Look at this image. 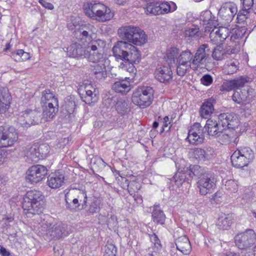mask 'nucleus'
Instances as JSON below:
<instances>
[{"label": "nucleus", "instance_id": "1", "mask_svg": "<svg viewBox=\"0 0 256 256\" xmlns=\"http://www.w3.org/2000/svg\"><path fill=\"white\" fill-rule=\"evenodd\" d=\"M117 61H127L138 64L141 60L140 52L133 45L124 41H118L112 50Z\"/></svg>", "mask_w": 256, "mask_h": 256}, {"label": "nucleus", "instance_id": "2", "mask_svg": "<svg viewBox=\"0 0 256 256\" xmlns=\"http://www.w3.org/2000/svg\"><path fill=\"white\" fill-rule=\"evenodd\" d=\"M42 192L36 190L28 191L24 197L22 208L26 214H36L44 210Z\"/></svg>", "mask_w": 256, "mask_h": 256}, {"label": "nucleus", "instance_id": "3", "mask_svg": "<svg viewBox=\"0 0 256 256\" xmlns=\"http://www.w3.org/2000/svg\"><path fill=\"white\" fill-rule=\"evenodd\" d=\"M84 8L87 16L100 21L109 20L114 16L110 9L101 2H88L84 5Z\"/></svg>", "mask_w": 256, "mask_h": 256}, {"label": "nucleus", "instance_id": "4", "mask_svg": "<svg viewBox=\"0 0 256 256\" xmlns=\"http://www.w3.org/2000/svg\"><path fill=\"white\" fill-rule=\"evenodd\" d=\"M88 198L85 190H70L64 196L66 208L70 212H79L82 210V204H85Z\"/></svg>", "mask_w": 256, "mask_h": 256}, {"label": "nucleus", "instance_id": "5", "mask_svg": "<svg viewBox=\"0 0 256 256\" xmlns=\"http://www.w3.org/2000/svg\"><path fill=\"white\" fill-rule=\"evenodd\" d=\"M154 94L153 87L148 85L139 86L133 92L132 102L141 108H144L152 104Z\"/></svg>", "mask_w": 256, "mask_h": 256}, {"label": "nucleus", "instance_id": "6", "mask_svg": "<svg viewBox=\"0 0 256 256\" xmlns=\"http://www.w3.org/2000/svg\"><path fill=\"white\" fill-rule=\"evenodd\" d=\"M254 158L253 151L248 147L238 148L231 156L232 164L236 168L247 166Z\"/></svg>", "mask_w": 256, "mask_h": 256}, {"label": "nucleus", "instance_id": "7", "mask_svg": "<svg viewBox=\"0 0 256 256\" xmlns=\"http://www.w3.org/2000/svg\"><path fill=\"white\" fill-rule=\"evenodd\" d=\"M104 45V42L101 40H94L86 47L84 58L93 63L104 60L102 49Z\"/></svg>", "mask_w": 256, "mask_h": 256}, {"label": "nucleus", "instance_id": "8", "mask_svg": "<svg viewBox=\"0 0 256 256\" xmlns=\"http://www.w3.org/2000/svg\"><path fill=\"white\" fill-rule=\"evenodd\" d=\"M256 242V234L252 229H247L234 236L236 246L240 250H247Z\"/></svg>", "mask_w": 256, "mask_h": 256}, {"label": "nucleus", "instance_id": "9", "mask_svg": "<svg viewBox=\"0 0 256 256\" xmlns=\"http://www.w3.org/2000/svg\"><path fill=\"white\" fill-rule=\"evenodd\" d=\"M216 176L214 172L208 171L204 174L196 182L200 194L206 195L211 193L216 186Z\"/></svg>", "mask_w": 256, "mask_h": 256}, {"label": "nucleus", "instance_id": "10", "mask_svg": "<svg viewBox=\"0 0 256 256\" xmlns=\"http://www.w3.org/2000/svg\"><path fill=\"white\" fill-rule=\"evenodd\" d=\"M18 140V133L13 126H0V148L12 146Z\"/></svg>", "mask_w": 256, "mask_h": 256}, {"label": "nucleus", "instance_id": "11", "mask_svg": "<svg viewBox=\"0 0 256 256\" xmlns=\"http://www.w3.org/2000/svg\"><path fill=\"white\" fill-rule=\"evenodd\" d=\"M42 112L32 110H26L22 112L18 118V122L23 127L28 128L30 126L42 123Z\"/></svg>", "mask_w": 256, "mask_h": 256}, {"label": "nucleus", "instance_id": "12", "mask_svg": "<svg viewBox=\"0 0 256 256\" xmlns=\"http://www.w3.org/2000/svg\"><path fill=\"white\" fill-rule=\"evenodd\" d=\"M211 52L208 44H204L200 46L194 54H192V61L191 62L192 68L197 70L201 65L204 64Z\"/></svg>", "mask_w": 256, "mask_h": 256}, {"label": "nucleus", "instance_id": "13", "mask_svg": "<svg viewBox=\"0 0 256 256\" xmlns=\"http://www.w3.org/2000/svg\"><path fill=\"white\" fill-rule=\"evenodd\" d=\"M47 172L46 166L40 164L34 165L28 170L26 178L31 184H36L45 178Z\"/></svg>", "mask_w": 256, "mask_h": 256}, {"label": "nucleus", "instance_id": "14", "mask_svg": "<svg viewBox=\"0 0 256 256\" xmlns=\"http://www.w3.org/2000/svg\"><path fill=\"white\" fill-rule=\"evenodd\" d=\"M204 132L200 123H195L188 130L186 140L190 144L198 145L202 144L204 140Z\"/></svg>", "mask_w": 256, "mask_h": 256}, {"label": "nucleus", "instance_id": "15", "mask_svg": "<svg viewBox=\"0 0 256 256\" xmlns=\"http://www.w3.org/2000/svg\"><path fill=\"white\" fill-rule=\"evenodd\" d=\"M72 232L70 226L66 224L58 222L47 230V234L50 236L51 239H56L67 236Z\"/></svg>", "mask_w": 256, "mask_h": 256}, {"label": "nucleus", "instance_id": "16", "mask_svg": "<svg viewBox=\"0 0 256 256\" xmlns=\"http://www.w3.org/2000/svg\"><path fill=\"white\" fill-rule=\"evenodd\" d=\"M96 28L92 25L87 24L82 25L80 28L74 31V36L80 41L91 43L92 36L95 34Z\"/></svg>", "mask_w": 256, "mask_h": 256}, {"label": "nucleus", "instance_id": "17", "mask_svg": "<svg viewBox=\"0 0 256 256\" xmlns=\"http://www.w3.org/2000/svg\"><path fill=\"white\" fill-rule=\"evenodd\" d=\"M236 5L232 2L224 4L218 11L219 16L226 23L231 22L234 16L237 14Z\"/></svg>", "mask_w": 256, "mask_h": 256}, {"label": "nucleus", "instance_id": "18", "mask_svg": "<svg viewBox=\"0 0 256 256\" xmlns=\"http://www.w3.org/2000/svg\"><path fill=\"white\" fill-rule=\"evenodd\" d=\"M218 120L224 130L226 128L235 129L238 126L239 120L237 115L234 112L220 114Z\"/></svg>", "mask_w": 256, "mask_h": 256}, {"label": "nucleus", "instance_id": "19", "mask_svg": "<svg viewBox=\"0 0 256 256\" xmlns=\"http://www.w3.org/2000/svg\"><path fill=\"white\" fill-rule=\"evenodd\" d=\"M154 74L158 81L164 84L169 83L173 78V73L169 64L157 68Z\"/></svg>", "mask_w": 256, "mask_h": 256}, {"label": "nucleus", "instance_id": "20", "mask_svg": "<svg viewBox=\"0 0 256 256\" xmlns=\"http://www.w3.org/2000/svg\"><path fill=\"white\" fill-rule=\"evenodd\" d=\"M202 128L204 133L207 132L209 136L214 138H217L220 132L224 130L218 120L216 121L210 118L206 120L204 126L202 127Z\"/></svg>", "mask_w": 256, "mask_h": 256}, {"label": "nucleus", "instance_id": "21", "mask_svg": "<svg viewBox=\"0 0 256 256\" xmlns=\"http://www.w3.org/2000/svg\"><path fill=\"white\" fill-rule=\"evenodd\" d=\"M252 89H243L240 92L235 91L232 96V100L238 104H246L250 102L253 98Z\"/></svg>", "mask_w": 256, "mask_h": 256}, {"label": "nucleus", "instance_id": "22", "mask_svg": "<svg viewBox=\"0 0 256 256\" xmlns=\"http://www.w3.org/2000/svg\"><path fill=\"white\" fill-rule=\"evenodd\" d=\"M216 104V100L213 97L204 100L200 109V116L205 119H208L214 112V106Z\"/></svg>", "mask_w": 256, "mask_h": 256}, {"label": "nucleus", "instance_id": "23", "mask_svg": "<svg viewBox=\"0 0 256 256\" xmlns=\"http://www.w3.org/2000/svg\"><path fill=\"white\" fill-rule=\"evenodd\" d=\"M248 82L246 78L240 77L232 80H226L220 86L221 91L230 92L243 87Z\"/></svg>", "mask_w": 256, "mask_h": 256}, {"label": "nucleus", "instance_id": "24", "mask_svg": "<svg viewBox=\"0 0 256 256\" xmlns=\"http://www.w3.org/2000/svg\"><path fill=\"white\" fill-rule=\"evenodd\" d=\"M48 103L43 108V112L42 113V122L50 121L56 116L58 110V104L56 102Z\"/></svg>", "mask_w": 256, "mask_h": 256}, {"label": "nucleus", "instance_id": "25", "mask_svg": "<svg viewBox=\"0 0 256 256\" xmlns=\"http://www.w3.org/2000/svg\"><path fill=\"white\" fill-rule=\"evenodd\" d=\"M200 20L202 21L204 25H206V31L210 32L212 28L218 25L216 16L212 14L210 10H206L202 12Z\"/></svg>", "mask_w": 256, "mask_h": 256}, {"label": "nucleus", "instance_id": "26", "mask_svg": "<svg viewBox=\"0 0 256 256\" xmlns=\"http://www.w3.org/2000/svg\"><path fill=\"white\" fill-rule=\"evenodd\" d=\"M11 99L8 89L0 86V114L5 112L9 108Z\"/></svg>", "mask_w": 256, "mask_h": 256}, {"label": "nucleus", "instance_id": "27", "mask_svg": "<svg viewBox=\"0 0 256 256\" xmlns=\"http://www.w3.org/2000/svg\"><path fill=\"white\" fill-rule=\"evenodd\" d=\"M104 59L94 63L92 66L91 70L98 80H102L106 77L107 72L104 64Z\"/></svg>", "mask_w": 256, "mask_h": 256}, {"label": "nucleus", "instance_id": "28", "mask_svg": "<svg viewBox=\"0 0 256 256\" xmlns=\"http://www.w3.org/2000/svg\"><path fill=\"white\" fill-rule=\"evenodd\" d=\"M67 55L71 58H79L84 57L86 47L78 43H74L66 48Z\"/></svg>", "mask_w": 256, "mask_h": 256}, {"label": "nucleus", "instance_id": "29", "mask_svg": "<svg viewBox=\"0 0 256 256\" xmlns=\"http://www.w3.org/2000/svg\"><path fill=\"white\" fill-rule=\"evenodd\" d=\"M95 89L91 86H86L85 90L83 93H80V96L83 102L86 104H90L96 102L98 99L95 93Z\"/></svg>", "mask_w": 256, "mask_h": 256}, {"label": "nucleus", "instance_id": "30", "mask_svg": "<svg viewBox=\"0 0 256 256\" xmlns=\"http://www.w3.org/2000/svg\"><path fill=\"white\" fill-rule=\"evenodd\" d=\"M176 245L178 250L184 254H188L191 251V245L188 238L186 236H182L176 240Z\"/></svg>", "mask_w": 256, "mask_h": 256}, {"label": "nucleus", "instance_id": "31", "mask_svg": "<svg viewBox=\"0 0 256 256\" xmlns=\"http://www.w3.org/2000/svg\"><path fill=\"white\" fill-rule=\"evenodd\" d=\"M64 176L60 172L52 173L48 178V185L52 188H58L64 183Z\"/></svg>", "mask_w": 256, "mask_h": 256}, {"label": "nucleus", "instance_id": "32", "mask_svg": "<svg viewBox=\"0 0 256 256\" xmlns=\"http://www.w3.org/2000/svg\"><path fill=\"white\" fill-rule=\"evenodd\" d=\"M135 30L136 26H126L119 28L118 34L121 39L130 43Z\"/></svg>", "mask_w": 256, "mask_h": 256}, {"label": "nucleus", "instance_id": "33", "mask_svg": "<svg viewBox=\"0 0 256 256\" xmlns=\"http://www.w3.org/2000/svg\"><path fill=\"white\" fill-rule=\"evenodd\" d=\"M188 172V168L184 169L182 172H178L176 173L171 179V182H174L178 186H180L184 182L191 181V177Z\"/></svg>", "mask_w": 256, "mask_h": 256}, {"label": "nucleus", "instance_id": "34", "mask_svg": "<svg viewBox=\"0 0 256 256\" xmlns=\"http://www.w3.org/2000/svg\"><path fill=\"white\" fill-rule=\"evenodd\" d=\"M100 200L94 196L90 202L88 203V200L85 204H82V210L84 209L87 212L94 214L97 213L100 210Z\"/></svg>", "mask_w": 256, "mask_h": 256}, {"label": "nucleus", "instance_id": "35", "mask_svg": "<svg viewBox=\"0 0 256 256\" xmlns=\"http://www.w3.org/2000/svg\"><path fill=\"white\" fill-rule=\"evenodd\" d=\"M132 39L130 43L136 46H141L146 43L148 36L144 30L139 28L136 27V30Z\"/></svg>", "mask_w": 256, "mask_h": 256}, {"label": "nucleus", "instance_id": "36", "mask_svg": "<svg viewBox=\"0 0 256 256\" xmlns=\"http://www.w3.org/2000/svg\"><path fill=\"white\" fill-rule=\"evenodd\" d=\"M152 216L154 222L161 225L164 224L166 216L164 212L160 209L159 204H154V206Z\"/></svg>", "mask_w": 256, "mask_h": 256}, {"label": "nucleus", "instance_id": "37", "mask_svg": "<svg viewBox=\"0 0 256 256\" xmlns=\"http://www.w3.org/2000/svg\"><path fill=\"white\" fill-rule=\"evenodd\" d=\"M232 224V219L230 214H222L218 218L216 226L220 230H228Z\"/></svg>", "mask_w": 256, "mask_h": 256}, {"label": "nucleus", "instance_id": "38", "mask_svg": "<svg viewBox=\"0 0 256 256\" xmlns=\"http://www.w3.org/2000/svg\"><path fill=\"white\" fill-rule=\"evenodd\" d=\"M213 28L210 33V38L216 35L215 37L217 38V40L218 38L220 41L222 42L228 36L230 30L228 28L226 27L216 28V26Z\"/></svg>", "mask_w": 256, "mask_h": 256}, {"label": "nucleus", "instance_id": "39", "mask_svg": "<svg viewBox=\"0 0 256 256\" xmlns=\"http://www.w3.org/2000/svg\"><path fill=\"white\" fill-rule=\"evenodd\" d=\"M112 89L116 92L122 94L128 92L130 90V83L124 80L118 81L112 85Z\"/></svg>", "mask_w": 256, "mask_h": 256}, {"label": "nucleus", "instance_id": "40", "mask_svg": "<svg viewBox=\"0 0 256 256\" xmlns=\"http://www.w3.org/2000/svg\"><path fill=\"white\" fill-rule=\"evenodd\" d=\"M56 102V104H58V101L56 96L54 92L50 89H46L42 92L41 102L46 105L48 103H52L53 102Z\"/></svg>", "mask_w": 256, "mask_h": 256}, {"label": "nucleus", "instance_id": "41", "mask_svg": "<svg viewBox=\"0 0 256 256\" xmlns=\"http://www.w3.org/2000/svg\"><path fill=\"white\" fill-rule=\"evenodd\" d=\"M115 109L121 116L128 114L130 111L129 104L122 98H120L115 104Z\"/></svg>", "mask_w": 256, "mask_h": 256}, {"label": "nucleus", "instance_id": "42", "mask_svg": "<svg viewBox=\"0 0 256 256\" xmlns=\"http://www.w3.org/2000/svg\"><path fill=\"white\" fill-rule=\"evenodd\" d=\"M208 170H204L202 168L198 165L190 166L188 168V172L191 177V180L194 176L200 180L204 174H206Z\"/></svg>", "mask_w": 256, "mask_h": 256}, {"label": "nucleus", "instance_id": "43", "mask_svg": "<svg viewBox=\"0 0 256 256\" xmlns=\"http://www.w3.org/2000/svg\"><path fill=\"white\" fill-rule=\"evenodd\" d=\"M233 135L234 133L232 132L226 133V132L222 131L217 138H218V141L220 144H226L232 142H236L237 138H234Z\"/></svg>", "mask_w": 256, "mask_h": 256}, {"label": "nucleus", "instance_id": "44", "mask_svg": "<svg viewBox=\"0 0 256 256\" xmlns=\"http://www.w3.org/2000/svg\"><path fill=\"white\" fill-rule=\"evenodd\" d=\"M192 52L190 50L186 49L180 52L178 58V62L192 66Z\"/></svg>", "mask_w": 256, "mask_h": 256}, {"label": "nucleus", "instance_id": "45", "mask_svg": "<svg viewBox=\"0 0 256 256\" xmlns=\"http://www.w3.org/2000/svg\"><path fill=\"white\" fill-rule=\"evenodd\" d=\"M24 154L26 156L32 161L37 162L39 160L38 156V144L28 146L24 150Z\"/></svg>", "mask_w": 256, "mask_h": 256}, {"label": "nucleus", "instance_id": "46", "mask_svg": "<svg viewBox=\"0 0 256 256\" xmlns=\"http://www.w3.org/2000/svg\"><path fill=\"white\" fill-rule=\"evenodd\" d=\"M28 52H25L23 50L20 49L11 53V57L16 62L25 61L30 58Z\"/></svg>", "mask_w": 256, "mask_h": 256}, {"label": "nucleus", "instance_id": "47", "mask_svg": "<svg viewBox=\"0 0 256 256\" xmlns=\"http://www.w3.org/2000/svg\"><path fill=\"white\" fill-rule=\"evenodd\" d=\"M159 8V2L148 3L145 8V12L147 14L159 15L161 11Z\"/></svg>", "mask_w": 256, "mask_h": 256}, {"label": "nucleus", "instance_id": "48", "mask_svg": "<svg viewBox=\"0 0 256 256\" xmlns=\"http://www.w3.org/2000/svg\"><path fill=\"white\" fill-rule=\"evenodd\" d=\"M179 49L176 48H172L167 52V62L170 65V64L176 63L178 62V58L180 54Z\"/></svg>", "mask_w": 256, "mask_h": 256}, {"label": "nucleus", "instance_id": "49", "mask_svg": "<svg viewBox=\"0 0 256 256\" xmlns=\"http://www.w3.org/2000/svg\"><path fill=\"white\" fill-rule=\"evenodd\" d=\"M159 8H160L161 12L160 14H167L170 12H174L176 10L177 6L175 3L171 2L168 3V2H164L162 3L159 2Z\"/></svg>", "mask_w": 256, "mask_h": 256}, {"label": "nucleus", "instance_id": "50", "mask_svg": "<svg viewBox=\"0 0 256 256\" xmlns=\"http://www.w3.org/2000/svg\"><path fill=\"white\" fill-rule=\"evenodd\" d=\"M123 62H122L120 65L121 68L128 71L130 74L131 76L134 78L136 73V69L134 65V63L130 62L127 61Z\"/></svg>", "mask_w": 256, "mask_h": 256}, {"label": "nucleus", "instance_id": "51", "mask_svg": "<svg viewBox=\"0 0 256 256\" xmlns=\"http://www.w3.org/2000/svg\"><path fill=\"white\" fill-rule=\"evenodd\" d=\"M118 99L116 96H114L112 94L106 95L102 99V104L106 108H112Z\"/></svg>", "mask_w": 256, "mask_h": 256}, {"label": "nucleus", "instance_id": "52", "mask_svg": "<svg viewBox=\"0 0 256 256\" xmlns=\"http://www.w3.org/2000/svg\"><path fill=\"white\" fill-rule=\"evenodd\" d=\"M238 68L234 62L230 61L224 64L223 72L226 74H232L236 72Z\"/></svg>", "mask_w": 256, "mask_h": 256}, {"label": "nucleus", "instance_id": "53", "mask_svg": "<svg viewBox=\"0 0 256 256\" xmlns=\"http://www.w3.org/2000/svg\"><path fill=\"white\" fill-rule=\"evenodd\" d=\"M50 152V147L46 144L38 145V159H44Z\"/></svg>", "mask_w": 256, "mask_h": 256}, {"label": "nucleus", "instance_id": "54", "mask_svg": "<svg viewBox=\"0 0 256 256\" xmlns=\"http://www.w3.org/2000/svg\"><path fill=\"white\" fill-rule=\"evenodd\" d=\"M176 74L180 76H184L187 70L190 68H192V66H190V64H182L180 62H176Z\"/></svg>", "mask_w": 256, "mask_h": 256}, {"label": "nucleus", "instance_id": "55", "mask_svg": "<svg viewBox=\"0 0 256 256\" xmlns=\"http://www.w3.org/2000/svg\"><path fill=\"white\" fill-rule=\"evenodd\" d=\"M125 183L128 187V192L131 195L137 192L140 188L139 184L135 181L129 182L128 180L125 178Z\"/></svg>", "mask_w": 256, "mask_h": 256}, {"label": "nucleus", "instance_id": "56", "mask_svg": "<svg viewBox=\"0 0 256 256\" xmlns=\"http://www.w3.org/2000/svg\"><path fill=\"white\" fill-rule=\"evenodd\" d=\"M193 154L196 159L200 162H204L208 160V156H206L204 149L201 148H195L193 150Z\"/></svg>", "mask_w": 256, "mask_h": 256}, {"label": "nucleus", "instance_id": "57", "mask_svg": "<svg viewBox=\"0 0 256 256\" xmlns=\"http://www.w3.org/2000/svg\"><path fill=\"white\" fill-rule=\"evenodd\" d=\"M200 34L199 28L198 26H193L185 31V36L186 37L197 38L199 37Z\"/></svg>", "mask_w": 256, "mask_h": 256}, {"label": "nucleus", "instance_id": "58", "mask_svg": "<svg viewBox=\"0 0 256 256\" xmlns=\"http://www.w3.org/2000/svg\"><path fill=\"white\" fill-rule=\"evenodd\" d=\"M117 253L116 247L112 244H108L105 246L104 256H116Z\"/></svg>", "mask_w": 256, "mask_h": 256}, {"label": "nucleus", "instance_id": "59", "mask_svg": "<svg viewBox=\"0 0 256 256\" xmlns=\"http://www.w3.org/2000/svg\"><path fill=\"white\" fill-rule=\"evenodd\" d=\"M250 11L246 9H242L237 14L236 20L237 22L242 24L245 22L248 18Z\"/></svg>", "mask_w": 256, "mask_h": 256}, {"label": "nucleus", "instance_id": "60", "mask_svg": "<svg viewBox=\"0 0 256 256\" xmlns=\"http://www.w3.org/2000/svg\"><path fill=\"white\" fill-rule=\"evenodd\" d=\"M226 188L232 192H235L237 191L238 186L236 182L233 180H230L226 182L225 184Z\"/></svg>", "mask_w": 256, "mask_h": 256}, {"label": "nucleus", "instance_id": "61", "mask_svg": "<svg viewBox=\"0 0 256 256\" xmlns=\"http://www.w3.org/2000/svg\"><path fill=\"white\" fill-rule=\"evenodd\" d=\"M220 48V47H216L213 50L212 57L215 60H220L223 58L224 52V50Z\"/></svg>", "mask_w": 256, "mask_h": 256}, {"label": "nucleus", "instance_id": "62", "mask_svg": "<svg viewBox=\"0 0 256 256\" xmlns=\"http://www.w3.org/2000/svg\"><path fill=\"white\" fill-rule=\"evenodd\" d=\"M75 107L76 104L72 100L68 102L65 106L64 110L66 112L65 114L68 116V117H70V115L74 112Z\"/></svg>", "mask_w": 256, "mask_h": 256}, {"label": "nucleus", "instance_id": "63", "mask_svg": "<svg viewBox=\"0 0 256 256\" xmlns=\"http://www.w3.org/2000/svg\"><path fill=\"white\" fill-rule=\"evenodd\" d=\"M213 82L212 76L209 74L204 75L200 79V82L204 86H208Z\"/></svg>", "mask_w": 256, "mask_h": 256}, {"label": "nucleus", "instance_id": "64", "mask_svg": "<svg viewBox=\"0 0 256 256\" xmlns=\"http://www.w3.org/2000/svg\"><path fill=\"white\" fill-rule=\"evenodd\" d=\"M254 196V192L249 189H246L242 195V199L246 200V202L252 200Z\"/></svg>", "mask_w": 256, "mask_h": 256}]
</instances>
